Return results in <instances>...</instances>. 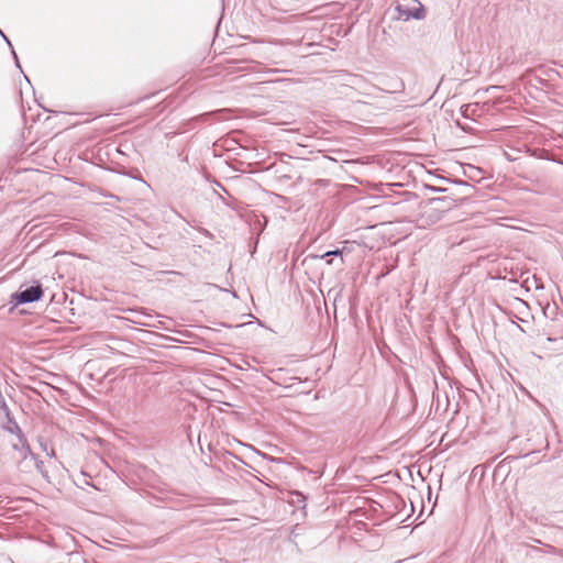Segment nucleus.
Masks as SVG:
<instances>
[{"instance_id": "nucleus-1", "label": "nucleus", "mask_w": 563, "mask_h": 563, "mask_svg": "<svg viewBox=\"0 0 563 563\" xmlns=\"http://www.w3.org/2000/svg\"><path fill=\"white\" fill-rule=\"evenodd\" d=\"M452 200L446 198H434L423 211L422 218L427 224H434L444 218L446 211L451 209Z\"/></svg>"}, {"instance_id": "nucleus-2", "label": "nucleus", "mask_w": 563, "mask_h": 563, "mask_svg": "<svg viewBox=\"0 0 563 563\" xmlns=\"http://www.w3.org/2000/svg\"><path fill=\"white\" fill-rule=\"evenodd\" d=\"M395 9L398 13L397 19L402 21L424 18V10L419 0H397Z\"/></svg>"}, {"instance_id": "nucleus-3", "label": "nucleus", "mask_w": 563, "mask_h": 563, "mask_svg": "<svg viewBox=\"0 0 563 563\" xmlns=\"http://www.w3.org/2000/svg\"><path fill=\"white\" fill-rule=\"evenodd\" d=\"M43 295L42 287L31 286L14 295L16 303H29L38 300Z\"/></svg>"}, {"instance_id": "nucleus-4", "label": "nucleus", "mask_w": 563, "mask_h": 563, "mask_svg": "<svg viewBox=\"0 0 563 563\" xmlns=\"http://www.w3.org/2000/svg\"><path fill=\"white\" fill-rule=\"evenodd\" d=\"M0 409L2 410V412L5 417V423L3 426L4 429L12 434L20 433L21 429H20L19 424L15 422V420L13 419V417L11 416L10 409H9L8 405L5 404V401H2Z\"/></svg>"}, {"instance_id": "nucleus-6", "label": "nucleus", "mask_w": 563, "mask_h": 563, "mask_svg": "<svg viewBox=\"0 0 563 563\" xmlns=\"http://www.w3.org/2000/svg\"><path fill=\"white\" fill-rule=\"evenodd\" d=\"M43 465H44V463H43L42 461H37V462H36V468L42 473V475H43L44 477H47V474H46V472L44 471Z\"/></svg>"}, {"instance_id": "nucleus-5", "label": "nucleus", "mask_w": 563, "mask_h": 563, "mask_svg": "<svg viewBox=\"0 0 563 563\" xmlns=\"http://www.w3.org/2000/svg\"><path fill=\"white\" fill-rule=\"evenodd\" d=\"M328 256H340V257H342V251H340V250L329 251V252L324 253L323 255H321V258H325ZM341 264H343V258H341Z\"/></svg>"}]
</instances>
